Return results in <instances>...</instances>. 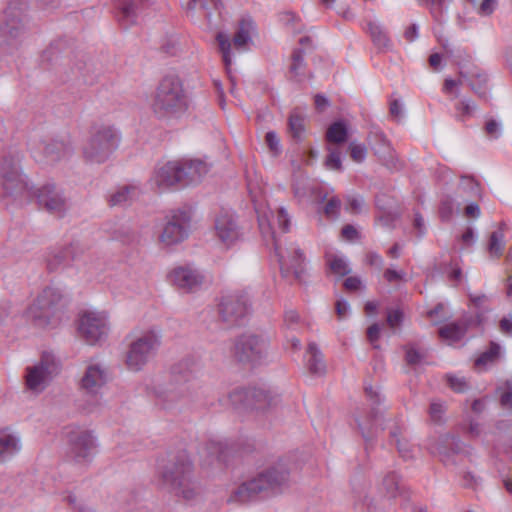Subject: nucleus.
I'll list each match as a JSON object with an SVG mask.
<instances>
[{
  "instance_id": "774afa93",
  "label": "nucleus",
  "mask_w": 512,
  "mask_h": 512,
  "mask_svg": "<svg viewBox=\"0 0 512 512\" xmlns=\"http://www.w3.org/2000/svg\"><path fill=\"white\" fill-rule=\"evenodd\" d=\"M499 330L506 336L512 337V316L503 317L499 322Z\"/></svg>"
},
{
  "instance_id": "473e14b6",
  "label": "nucleus",
  "mask_w": 512,
  "mask_h": 512,
  "mask_svg": "<svg viewBox=\"0 0 512 512\" xmlns=\"http://www.w3.org/2000/svg\"><path fill=\"white\" fill-rule=\"evenodd\" d=\"M458 195L464 201L466 198H479L481 197V188L479 183L472 177L464 176L461 178L458 186Z\"/></svg>"
},
{
  "instance_id": "4be33fe9",
  "label": "nucleus",
  "mask_w": 512,
  "mask_h": 512,
  "mask_svg": "<svg viewBox=\"0 0 512 512\" xmlns=\"http://www.w3.org/2000/svg\"><path fill=\"white\" fill-rule=\"evenodd\" d=\"M148 7V0H122L118 6V22L122 27L128 28L137 22Z\"/></svg>"
},
{
  "instance_id": "c9c22d12",
  "label": "nucleus",
  "mask_w": 512,
  "mask_h": 512,
  "mask_svg": "<svg viewBox=\"0 0 512 512\" xmlns=\"http://www.w3.org/2000/svg\"><path fill=\"white\" fill-rule=\"evenodd\" d=\"M306 63L304 61V49H295L291 56L289 73L296 81H302L305 76Z\"/></svg>"
},
{
  "instance_id": "bb28decb",
  "label": "nucleus",
  "mask_w": 512,
  "mask_h": 512,
  "mask_svg": "<svg viewBox=\"0 0 512 512\" xmlns=\"http://www.w3.org/2000/svg\"><path fill=\"white\" fill-rule=\"evenodd\" d=\"M435 450L440 456L441 461L448 465L453 463L450 459V454H456L461 451V441L458 437L445 435L441 438Z\"/></svg>"
},
{
  "instance_id": "ea45409f",
  "label": "nucleus",
  "mask_w": 512,
  "mask_h": 512,
  "mask_svg": "<svg viewBox=\"0 0 512 512\" xmlns=\"http://www.w3.org/2000/svg\"><path fill=\"white\" fill-rule=\"evenodd\" d=\"M70 258V249L67 247L55 248L47 255V267L50 271L57 270L62 264H65Z\"/></svg>"
},
{
  "instance_id": "a878e982",
  "label": "nucleus",
  "mask_w": 512,
  "mask_h": 512,
  "mask_svg": "<svg viewBox=\"0 0 512 512\" xmlns=\"http://www.w3.org/2000/svg\"><path fill=\"white\" fill-rule=\"evenodd\" d=\"M459 75L464 81L468 82L469 87L478 97L488 98V77L481 69L475 67L470 71H460Z\"/></svg>"
},
{
  "instance_id": "603ef678",
  "label": "nucleus",
  "mask_w": 512,
  "mask_h": 512,
  "mask_svg": "<svg viewBox=\"0 0 512 512\" xmlns=\"http://www.w3.org/2000/svg\"><path fill=\"white\" fill-rule=\"evenodd\" d=\"M500 394L501 405L505 408L512 409V383L506 381L503 387L497 389Z\"/></svg>"
},
{
  "instance_id": "69168bd1",
  "label": "nucleus",
  "mask_w": 512,
  "mask_h": 512,
  "mask_svg": "<svg viewBox=\"0 0 512 512\" xmlns=\"http://www.w3.org/2000/svg\"><path fill=\"white\" fill-rule=\"evenodd\" d=\"M265 142L271 152H273L274 154L279 153V151H280L279 138L275 132H273V131L267 132L265 135Z\"/></svg>"
},
{
  "instance_id": "2eb2a0df",
  "label": "nucleus",
  "mask_w": 512,
  "mask_h": 512,
  "mask_svg": "<svg viewBox=\"0 0 512 512\" xmlns=\"http://www.w3.org/2000/svg\"><path fill=\"white\" fill-rule=\"evenodd\" d=\"M68 451L70 460L78 464H86L92 460L95 448L92 434L85 429L73 428L67 433Z\"/></svg>"
},
{
  "instance_id": "6e6d98bb",
  "label": "nucleus",
  "mask_w": 512,
  "mask_h": 512,
  "mask_svg": "<svg viewBox=\"0 0 512 512\" xmlns=\"http://www.w3.org/2000/svg\"><path fill=\"white\" fill-rule=\"evenodd\" d=\"M484 131L490 139H497L502 133V125L495 119H489L485 124Z\"/></svg>"
},
{
  "instance_id": "1a4fd4ad",
  "label": "nucleus",
  "mask_w": 512,
  "mask_h": 512,
  "mask_svg": "<svg viewBox=\"0 0 512 512\" xmlns=\"http://www.w3.org/2000/svg\"><path fill=\"white\" fill-rule=\"evenodd\" d=\"M161 346V335L154 329L135 335L128 346L126 365L132 371L141 370L157 354Z\"/></svg>"
},
{
  "instance_id": "052dcab7",
  "label": "nucleus",
  "mask_w": 512,
  "mask_h": 512,
  "mask_svg": "<svg viewBox=\"0 0 512 512\" xmlns=\"http://www.w3.org/2000/svg\"><path fill=\"white\" fill-rule=\"evenodd\" d=\"M209 453L215 455L217 460L226 462L227 447L220 442H211L208 446Z\"/></svg>"
},
{
  "instance_id": "37998d69",
  "label": "nucleus",
  "mask_w": 512,
  "mask_h": 512,
  "mask_svg": "<svg viewBox=\"0 0 512 512\" xmlns=\"http://www.w3.org/2000/svg\"><path fill=\"white\" fill-rule=\"evenodd\" d=\"M376 154L388 169L399 170L402 167L401 162L391 146L385 149H376Z\"/></svg>"
},
{
  "instance_id": "79ce46f5",
  "label": "nucleus",
  "mask_w": 512,
  "mask_h": 512,
  "mask_svg": "<svg viewBox=\"0 0 512 512\" xmlns=\"http://www.w3.org/2000/svg\"><path fill=\"white\" fill-rule=\"evenodd\" d=\"M504 250V233L502 230L493 231L488 241V252L491 257L499 258Z\"/></svg>"
},
{
  "instance_id": "f8f14e48",
  "label": "nucleus",
  "mask_w": 512,
  "mask_h": 512,
  "mask_svg": "<svg viewBox=\"0 0 512 512\" xmlns=\"http://www.w3.org/2000/svg\"><path fill=\"white\" fill-rule=\"evenodd\" d=\"M268 339L257 334L245 333L235 339L232 355L241 363H260L267 357Z\"/></svg>"
},
{
  "instance_id": "412c9836",
  "label": "nucleus",
  "mask_w": 512,
  "mask_h": 512,
  "mask_svg": "<svg viewBox=\"0 0 512 512\" xmlns=\"http://www.w3.org/2000/svg\"><path fill=\"white\" fill-rule=\"evenodd\" d=\"M217 238L225 245L230 246L240 237V229L235 216L227 211L221 212L214 224Z\"/></svg>"
},
{
  "instance_id": "20e7f679",
  "label": "nucleus",
  "mask_w": 512,
  "mask_h": 512,
  "mask_svg": "<svg viewBox=\"0 0 512 512\" xmlns=\"http://www.w3.org/2000/svg\"><path fill=\"white\" fill-rule=\"evenodd\" d=\"M63 308L62 291L57 287L47 286L27 308L26 318L37 327H55L61 320Z\"/></svg>"
},
{
  "instance_id": "9b49d317",
  "label": "nucleus",
  "mask_w": 512,
  "mask_h": 512,
  "mask_svg": "<svg viewBox=\"0 0 512 512\" xmlns=\"http://www.w3.org/2000/svg\"><path fill=\"white\" fill-rule=\"evenodd\" d=\"M232 406L240 411L261 410L276 406L279 402L278 395H272L264 388H238L229 394Z\"/></svg>"
},
{
  "instance_id": "423d86ee",
  "label": "nucleus",
  "mask_w": 512,
  "mask_h": 512,
  "mask_svg": "<svg viewBox=\"0 0 512 512\" xmlns=\"http://www.w3.org/2000/svg\"><path fill=\"white\" fill-rule=\"evenodd\" d=\"M119 142V134L113 126H94L83 144V158L87 163L102 164L116 151Z\"/></svg>"
},
{
  "instance_id": "0e129e2a",
  "label": "nucleus",
  "mask_w": 512,
  "mask_h": 512,
  "mask_svg": "<svg viewBox=\"0 0 512 512\" xmlns=\"http://www.w3.org/2000/svg\"><path fill=\"white\" fill-rule=\"evenodd\" d=\"M276 220H277L279 228L283 232H287L289 229V225H290V218L288 216V213L286 212V210L283 207H279L277 209Z\"/></svg>"
},
{
  "instance_id": "13d9d810",
  "label": "nucleus",
  "mask_w": 512,
  "mask_h": 512,
  "mask_svg": "<svg viewBox=\"0 0 512 512\" xmlns=\"http://www.w3.org/2000/svg\"><path fill=\"white\" fill-rule=\"evenodd\" d=\"M447 383L450 388L458 393L464 392L469 388L465 378L457 376H447Z\"/></svg>"
},
{
  "instance_id": "6e6552de",
  "label": "nucleus",
  "mask_w": 512,
  "mask_h": 512,
  "mask_svg": "<svg viewBox=\"0 0 512 512\" xmlns=\"http://www.w3.org/2000/svg\"><path fill=\"white\" fill-rule=\"evenodd\" d=\"M60 371L59 359L51 352H43L38 361L25 368V387L33 394H41L60 374Z\"/></svg>"
},
{
  "instance_id": "09e8293b",
  "label": "nucleus",
  "mask_w": 512,
  "mask_h": 512,
  "mask_svg": "<svg viewBox=\"0 0 512 512\" xmlns=\"http://www.w3.org/2000/svg\"><path fill=\"white\" fill-rule=\"evenodd\" d=\"M455 109L457 119L464 122L473 115L476 105L470 100H461L455 105Z\"/></svg>"
},
{
  "instance_id": "f03ea898",
  "label": "nucleus",
  "mask_w": 512,
  "mask_h": 512,
  "mask_svg": "<svg viewBox=\"0 0 512 512\" xmlns=\"http://www.w3.org/2000/svg\"><path fill=\"white\" fill-rule=\"evenodd\" d=\"M289 486V472L282 465L269 467L250 480L243 482L232 493L230 500L246 503L258 497L283 493Z\"/></svg>"
},
{
  "instance_id": "4d7b16f0",
  "label": "nucleus",
  "mask_w": 512,
  "mask_h": 512,
  "mask_svg": "<svg viewBox=\"0 0 512 512\" xmlns=\"http://www.w3.org/2000/svg\"><path fill=\"white\" fill-rule=\"evenodd\" d=\"M426 354L417 350L413 345H408L406 347V361L409 365H416L422 362L425 358Z\"/></svg>"
},
{
  "instance_id": "338daca9",
  "label": "nucleus",
  "mask_w": 512,
  "mask_h": 512,
  "mask_svg": "<svg viewBox=\"0 0 512 512\" xmlns=\"http://www.w3.org/2000/svg\"><path fill=\"white\" fill-rule=\"evenodd\" d=\"M497 0H483L478 7V14L490 16L496 7Z\"/></svg>"
},
{
  "instance_id": "4468645a",
  "label": "nucleus",
  "mask_w": 512,
  "mask_h": 512,
  "mask_svg": "<svg viewBox=\"0 0 512 512\" xmlns=\"http://www.w3.org/2000/svg\"><path fill=\"white\" fill-rule=\"evenodd\" d=\"M192 398V390L186 382L170 381L156 390L158 405L169 411L187 407Z\"/></svg>"
},
{
  "instance_id": "5fc2aeb1",
  "label": "nucleus",
  "mask_w": 512,
  "mask_h": 512,
  "mask_svg": "<svg viewBox=\"0 0 512 512\" xmlns=\"http://www.w3.org/2000/svg\"><path fill=\"white\" fill-rule=\"evenodd\" d=\"M350 157L353 161L361 163L365 160L367 150L363 144L351 142L349 145Z\"/></svg>"
},
{
  "instance_id": "4c0bfd02",
  "label": "nucleus",
  "mask_w": 512,
  "mask_h": 512,
  "mask_svg": "<svg viewBox=\"0 0 512 512\" xmlns=\"http://www.w3.org/2000/svg\"><path fill=\"white\" fill-rule=\"evenodd\" d=\"M500 352V345L490 342L489 348L475 360V366L479 369H485L487 366L496 363L500 357Z\"/></svg>"
},
{
  "instance_id": "0eeeda50",
  "label": "nucleus",
  "mask_w": 512,
  "mask_h": 512,
  "mask_svg": "<svg viewBox=\"0 0 512 512\" xmlns=\"http://www.w3.org/2000/svg\"><path fill=\"white\" fill-rule=\"evenodd\" d=\"M26 5L12 2L0 17V47L7 51L16 49L27 28Z\"/></svg>"
},
{
  "instance_id": "dca6fc26",
  "label": "nucleus",
  "mask_w": 512,
  "mask_h": 512,
  "mask_svg": "<svg viewBox=\"0 0 512 512\" xmlns=\"http://www.w3.org/2000/svg\"><path fill=\"white\" fill-rule=\"evenodd\" d=\"M249 313V300L246 293H232L222 297L219 304V317L228 326L240 323Z\"/></svg>"
},
{
  "instance_id": "f704fd0d",
  "label": "nucleus",
  "mask_w": 512,
  "mask_h": 512,
  "mask_svg": "<svg viewBox=\"0 0 512 512\" xmlns=\"http://www.w3.org/2000/svg\"><path fill=\"white\" fill-rule=\"evenodd\" d=\"M253 22L250 19H241L237 31L233 37V44L236 49H242L251 40Z\"/></svg>"
},
{
  "instance_id": "7ed1b4c3",
  "label": "nucleus",
  "mask_w": 512,
  "mask_h": 512,
  "mask_svg": "<svg viewBox=\"0 0 512 512\" xmlns=\"http://www.w3.org/2000/svg\"><path fill=\"white\" fill-rule=\"evenodd\" d=\"M159 480L162 487L186 500L196 494L193 465L185 451L169 455L166 463L159 468Z\"/></svg>"
},
{
  "instance_id": "e433bc0d",
  "label": "nucleus",
  "mask_w": 512,
  "mask_h": 512,
  "mask_svg": "<svg viewBox=\"0 0 512 512\" xmlns=\"http://www.w3.org/2000/svg\"><path fill=\"white\" fill-rule=\"evenodd\" d=\"M382 490L385 492L387 501L398 497L402 490L399 476L394 472L386 474L382 481Z\"/></svg>"
},
{
  "instance_id": "864d4df0",
  "label": "nucleus",
  "mask_w": 512,
  "mask_h": 512,
  "mask_svg": "<svg viewBox=\"0 0 512 512\" xmlns=\"http://www.w3.org/2000/svg\"><path fill=\"white\" fill-rule=\"evenodd\" d=\"M328 151L329 154L325 160V166L329 169L340 171L342 169L340 152L331 148H328Z\"/></svg>"
},
{
  "instance_id": "cd10ccee",
  "label": "nucleus",
  "mask_w": 512,
  "mask_h": 512,
  "mask_svg": "<svg viewBox=\"0 0 512 512\" xmlns=\"http://www.w3.org/2000/svg\"><path fill=\"white\" fill-rule=\"evenodd\" d=\"M306 365L311 374L320 376L326 372L323 355L318 346L313 342L309 343L307 347Z\"/></svg>"
},
{
  "instance_id": "f257e3e1",
  "label": "nucleus",
  "mask_w": 512,
  "mask_h": 512,
  "mask_svg": "<svg viewBox=\"0 0 512 512\" xmlns=\"http://www.w3.org/2000/svg\"><path fill=\"white\" fill-rule=\"evenodd\" d=\"M189 96L177 75L164 76L151 94L149 107L159 120L178 119L189 108Z\"/></svg>"
},
{
  "instance_id": "c03bdc74",
  "label": "nucleus",
  "mask_w": 512,
  "mask_h": 512,
  "mask_svg": "<svg viewBox=\"0 0 512 512\" xmlns=\"http://www.w3.org/2000/svg\"><path fill=\"white\" fill-rule=\"evenodd\" d=\"M376 154L388 169L399 170L402 167L401 162L391 146L385 149H376Z\"/></svg>"
},
{
  "instance_id": "aec40b11",
  "label": "nucleus",
  "mask_w": 512,
  "mask_h": 512,
  "mask_svg": "<svg viewBox=\"0 0 512 512\" xmlns=\"http://www.w3.org/2000/svg\"><path fill=\"white\" fill-rule=\"evenodd\" d=\"M181 172V160L168 161L155 169L151 182L159 189L182 186Z\"/></svg>"
},
{
  "instance_id": "b1692460",
  "label": "nucleus",
  "mask_w": 512,
  "mask_h": 512,
  "mask_svg": "<svg viewBox=\"0 0 512 512\" xmlns=\"http://www.w3.org/2000/svg\"><path fill=\"white\" fill-rule=\"evenodd\" d=\"M182 186L199 182L208 173V166L199 159H180Z\"/></svg>"
},
{
  "instance_id": "6ab92c4d",
  "label": "nucleus",
  "mask_w": 512,
  "mask_h": 512,
  "mask_svg": "<svg viewBox=\"0 0 512 512\" xmlns=\"http://www.w3.org/2000/svg\"><path fill=\"white\" fill-rule=\"evenodd\" d=\"M36 197L40 206L51 214L62 216L68 209L63 193L54 184H45L37 190Z\"/></svg>"
},
{
  "instance_id": "7c9ffc66",
  "label": "nucleus",
  "mask_w": 512,
  "mask_h": 512,
  "mask_svg": "<svg viewBox=\"0 0 512 512\" xmlns=\"http://www.w3.org/2000/svg\"><path fill=\"white\" fill-rule=\"evenodd\" d=\"M467 327L468 322L466 320L451 323L439 329V336L450 343H454L465 335Z\"/></svg>"
},
{
  "instance_id": "9d476101",
  "label": "nucleus",
  "mask_w": 512,
  "mask_h": 512,
  "mask_svg": "<svg viewBox=\"0 0 512 512\" xmlns=\"http://www.w3.org/2000/svg\"><path fill=\"white\" fill-rule=\"evenodd\" d=\"M22 154L18 151L6 153L0 161V184L9 195L30 194L26 176L21 169Z\"/></svg>"
},
{
  "instance_id": "e2e57ef3",
  "label": "nucleus",
  "mask_w": 512,
  "mask_h": 512,
  "mask_svg": "<svg viewBox=\"0 0 512 512\" xmlns=\"http://www.w3.org/2000/svg\"><path fill=\"white\" fill-rule=\"evenodd\" d=\"M454 202L450 197H446L441 201L439 214L442 220H449L453 214Z\"/></svg>"
},
{
  "instance_id": "39448f33",
  "label": "nucleus",
  "mask_w": 512,
  "mask_h": 512,
  "mask_svg": "<svg viewBox=\"0 0 512 512\" xmlns=\"http://www.w3.org/2000/svg\"><path fill=\"white\" fill-rule=\"evenodd\" d=\"M258 222L264 241L274 248L282 275L288 277L292 274L296 280L301 281L304 274V255L302 251L293 244L283 248L280 240L276 238L270 220L265 216L259 215Z\"/></svg>"
},
{
  "instance_id": "a18cd8bd",
  "label": "nucleus",
  "mask_w": 512,
  "mask_h": 512,
  "mask_svg": "<svg viewBox=\"0 0 512 512\" xmlns=\"http://www.w3.org/2000/svg\"><path fill=\"white\" fill-rule=\"evenodd\" d=\"M446 0H418L419 5L426 7L434 21L441 23L444 14V2Z\"/></svg>"
},
{
  "instance_id": "8fccbe9b",
  "label": "nucleus",
  "mask_w": 512,
  "mask_h": 512,
  "mask_svg": "<svg viewBox=\"0 0 512 512\" xmlns=\"http://www.w3.org/2000/svg\"><path fill=\"white\" fill-rule=\"evenodd\" d=\"M341 206V200L337 196L330 197L327 199L323 209L325 216L331 220L337 219L340 214Z\"/></svg>"
},
{
  "instance_id": "3c124183",
  "label": "nucleus",
  "mask_w": 512,
  "mask_h": 512,
  "mask_svg": "<svg viewBox=\"0 0 512 512\" xmlns=\"http://www.w3.org/2000/svg\"><path fill=\"white\" fill-rule=\"evenodd\" d=\"M471 305L482 313L489 311L490 297L486 294L469 293Z\"/></svg>"
},
{
  "instance_id": "680f3d73",
  "label": "nucleus",
  "mask_w": 512,
  "mask_h": 512,
  "mask_svg": "<svg viewBox=\"0 0 512 512\" xmlns=\"http://www.w3.org/2000/svg\"><path fill=\"white\" fill-rule=\"evenodd\" d=\"M369 139L375 143V146L373 147L375 151L376 149H385L391 146L390 142L381 131L371 132Z\"/></svg>"
},
{
  "instance_id": "ddd939ff",
  "label": "nucleus",
  "mask_w": 512,
  "mask_h": 512,
  "mask_svg": "<svg viewBox=\"0 0 512 512\" xmlns=\"http://www.w3.org/2000/svg\"><path fill=\"white\" fill-rule=\"evenodd\" d=\"M78 333L88 345H96L105 341L109 333L107 314L98 311H85L78 320Z\"/></svg>"
},
{
  "instance_id": "5701e85b",
  "label": "nucleus",
  "mask_w": 512,
  "mask_h": 512,
  "mask_svg": "<svg viewBox=\"0 0 512 512\" xmlns=\"http://www.w3.org/2000/svg\"><path fill=\"white\" fill-rule=\"evenodd\" d=\"M107 381L106 368L100 364H90L80 382L81 389L88 395H97Z\"/></svg>"
},
{
  "instance_id": "c85d7f7f",
  "label": "nucleus",
  "mask_w": 512,
  "mask_h": 512,
  "mask_svg": "<svg viewBox=\"0 0 512 512\" xmlns=\"http://www.w3.org/2000/svg\"><path fill=\"white\" fill-rule=\"evenodd\" d=\"M20 450L19 438L7 430L0 431V460L5 461Z\"/></svg>"
},
{
  "instance_id": "a211bd4d",
  "label": "nucleus",
  "mask_w": 512,
  "mask_h": 512,
  "mask_svg": "<svg viewBox=\"0 0 512 512\" xmlns=\"http://www.w3.org/2000/svg\"><path fill=\"white\" fill-rule=\"evenodd\" d=\"M168 279L178 290L194 292L203 285L205 277L198 269L185 265L171 270Z\"/></svg>"
},
{
  "instance_id": "72a5a7b5",
  "label": "nucleus",
  "mask_w": 512,
  "mask_h": 512,
  "mask_svg": "<svg viewBox=\"0 0 512 512\" xmlns=\"http://www.w3.org/2000/svg\"><path fill=\"white\" fill-rule=\"evenodd\" d=\"M326 264L330 272L336 275L338 279L347 276L351 272V268L346 259L336 254H327Z\"/></svg>"
},
{
  "instance_id": "de8ad7c7",
  "label": "nucleus",
  "mask_w": 512,
  "mask_h": 512,
  "mask_svg": "<svg viewBox=\"0 0 512 512\" xmlns=\"http://www.w3.org/2000/svg\"><path fill=\"white\" fill-rule=\"evenodd\" d=\"M400 434L401 431L399 428H395L390 432V436L394 439L400 456L405 460H409L413 457L411 447L406 440L400 438Z\"/></svg>"
},
{
  "instance_id": "f3484780",
  "label": "nucleus",
  "mask_w": 512,
  "mask_h": 512,
  "mask_svg": "<svg viewBox=\"0 0 512 512\" xmlns=\"http://www.w3.org/2000/svg\"><path fill=\"white\" fill-rule=\"evenodd\" d=\"M190 216L185 211L173 212L163 227L159 236L160 242L166 246H172L182 242L188 237Z\"/></svg>"
},
{
  "instance_id": "49530a36",
  "label": "nucleus",
  "mask_w": 512,
  "mask_h": 512,
  "mask_svg": "<svg viewBox=\"0 0 512 512\" xmlns=\"http://www.w3.org/2000/svg\"><path fill=\"white\" fill-rule=\"evenodd\" d=\"M216 40L218 42L219 49L222 53V58H223V61L225 64V68L227 71H229V68H230V65L232 62L231 55H230V50H231L230 38L227 34H225L223 32H219L216 35Z\"/></svg>"
},
{
  "instance_id": "58836bf2",
  "label": "nucleus",
  "mask_w": 512,
  "mask_h": 512,
  "mask_svg": "<svg viewBox=\"0 0 512 512\" xmlns=\"http://www.w3.org/2000/svg\"><path fill=\"white\" fill-rule=\"evenodd\" d=\"M369 33L374 45L379 50H389L391 48V41L387 35V33L383 30V28L375 23L368 24Z\"/></svg>"
},
{
  "instance_id": "a19ab883",
  "label": "nucleus",
  "mask_w": 512,
  "mask_h": 512,
  "mask_svg": "<svg viewBox=\"0 0 512 512\" xmlns=\"http://www.w3.org/2000/svg\"><path fill=\"white\" fill-rule=\"evenodd\" d=\"M347 128L343 122H335L326 132V139L330 143H344L347 140Z\"/></svg>"
},
{
  "instance_id": "bf43d9fd",
  "label": "nucleus",
  "mask_w": 512,
  "mask_h": 512,
  "mask_svg": "<svg viewBox=\"0 0 512 512\" xmlns=\"http://www.w3.org/2000/svg\"><path fill=\"white\" fill-rule=\"evenodd\" d=\"M445 412V405L443 402L433 401L430 404L429 414L433 422H441L442 416Z\"/></svg>"
},
{
  "instance_id": "393cba45",
  "label": "nucleus",
  "mask_w": 512,
  "mask_h": 512,
  "mask_svg": "<svg viewBox=\"0 0 512 512\" xmlns=\"http://www.w3.org/2000/svg\"><path fill=\"white\" fill-rule=\"evenodd\" d=\"M38 149L43 152V155L48 162L59 161L70 156L72 153V146L70 142L63 140L42 142L40 143Z\"/></svg>"
},
{
  "instance_id": "2f4dec72",
  "label": "nucleus",
  "mask_w": 512,
  "mask_h": 512,
  "mask_svg": "<svg viewBox=\"0 0 512 512\" xmlns=\"http://www.w3.org/2000/svg\"><path fill=\"white\" fill-rule=\"evenodd\" d=\"M288 128L291 136L300 141L305 132V115L304 113L296 108L294 109L288 119Z\"/></svg>"
},
{
  "instance_id": "c756f323",
  "label": "nucleus",
  "mask_w": 512,
  "mask_h": 512,
  "mask_svg": "<svg viewBox=\"0 0 512 512\" xmlns=\"http://www.w3.org/2000/svg\"><path fill=\"white\" fill-rule=\"evenodd\" d=\"M140 194L137 186H123L115 191L109 198L110 206H126L131 204Z\"/></svg>"
}]
</instances>
